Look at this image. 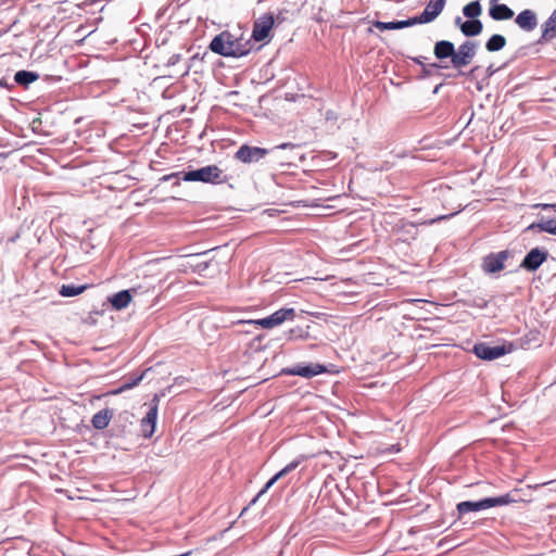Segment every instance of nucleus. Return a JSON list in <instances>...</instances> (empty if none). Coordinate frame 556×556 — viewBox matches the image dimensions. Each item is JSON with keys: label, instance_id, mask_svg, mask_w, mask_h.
Segmentation results:
<instances>
[{"label": "nucleus", "instance_id": "obj_1", "mask_svg": "<svg viewBox=\"0 0 556 556\" xmlns=\"http://www.w3.org/2000/svg\"><path fill=\"white\" fill-rule=\"evenodd\" d=\"M210 49L223 56L240 58L247 55L250 50V41H243L230 31H222L210 43Z\"/></svg>", "mask_w": 556, "mask_h": 556}, {"label": "nucleus", "instance_id": "obj_14", "mask_svg": "<svg viewBox=\"0 0 556 556\" xmlns=\"http://www.w3.org/2000/svg\"><path fill=\"white\" fill-rule=\"evenodd\" d=\"M516 24L523 30L526 31H532L536 25H538V18H536V15L535 13L530 10V9H526L523 11H521L516 20H515Z\"/></svg>", "mask_w": 556, "mask_h": 556}, {"label": "nucleus", "instance_id": "obj_32", "mask_svg": "<svg viewBox=\"0 0 556 556\" xmlns=\"http://www.w3.org/2000/svg\"><path fill=\"white\" fill-rule=\"evenodd\" d=\"M295 147V144L291 143V142H286V143H281L279 146H277L276 148L277 149H293Z\"/></svg>", "mask_w": 556, "mask_h": 556}, {"label": "nucleus", "instance_id": "obj_15", "mask_svg": "<svg viewBox=\"0 0 556 556\" xmlns=\"http://www.w3.org/2000/svg\"><path fill=\"white\" fill-rule=\"evenodd\" d=\"M137 291H138V288H132L131 290L119 291V292L115 293L112 298H110V302L115 309L121 311L123 308H126L129 305V303L131 302V293L130 292L137 293Z\"/></svg>", "mask_w": 556, "mask_h": 556}, {"label": "nucleus", "instance_id": "obj_12", "mask_svg": "<svg viewBox=\"0 0 556 556\" xmlns=\"http://www.w3.org/2000/svg\"><path fill=\"white\" fill-rule=\"evenodd\" d=\"M508 254L506 251L498 252L496 254L492 253L488 255L483 260V270L489 274H494L504 269L505 261L507 260Z\"/></svg>", "mask_w": 556, "mask_h": 556}, {"label": "nucleus", "instance_id": "obj_17", "mask_svg": "<svg viewBox=\"0 0 556 556\" xmlns=\"http://www.w3.org/2000/svg\"><path fill=\"white\" fill-rule=\"evenodd\" d=\"M455 46L453 42L448 40H440L435 42L433 48V53L437 59L443 60L446 58H451V61L453 60Z\"/></svg>", "mask_w": 556, "mask_h": 556}, {"label": "nucleus", "instance_id": "obj_11", "mask_svg": "<svg viewBox=\"0 0 556 556\" xmlns=\"http://www.w3.org/2000/svg\"><path fill=\"white\" fill-rule=\"evenodd\" d=\"M306 456L304 455H300L299 457H296L295 459H293L292 462H290L288 465H286L280 471H278L274 477H271L267 482L266 484L264 485V488L258 492V494L256 495V497L253 500V502H255L258 497H261L264 493H266L268 491V489H270L279 479L286 477L288 473H290L291 471H293L295 468H298V466H300V464H302L304 460H306Z\"/></svg>", "mask_w": 556, "mask_h": 556}, {"label": "nucleus", "instance_id": "obj_9", "mask_svg": "<svg viewBox=\"0 0 556 556\" xmlns=\"http://www.w3.org/2000/svg\"><path fill=\"white\" fill-rule=\"evenodd\" d=\"M274 15L264 14L253 24L252 38L255 41H263L268 36L274 26Z\"/></svg>", "mask_w": 556, "mask_h": 556}, {"label": "nucleus", "instance_id": "obj_22", "mask_svg": "<svg viewBox=\"0 0 556 556\" xmlns=\"http://www.w3.org/2000/svg\"><path fill=\"white\" fill-rule=\"evenodd\" d=\"M39 78V75L35 72L28 71H18L14 76V80L16 84L27 87L29 84L36 81Z\"/></svg>", "mask_w": 556, "mask_h": 556}, {"label": "nucleus", "instance_id": "obj_8", "mask_svg": "<svg viewBox=\"0 0 556 556\" xmlns=\"http://www.w3.org/2000/svg\"><path fill=\"white\" fill-rule=\"evenodd\" d=\"M327 371V368L318 363H311L308 365H296L291 368H286L282 370L283 374L289 376H300L303 378H313L317 375L324 374Z\"/></svg>", "mask_w": 556, "mask_h": 556}, {"label": "nucleus", "instance_id": "obj_20", "mask_svg": "<svg viewBox=\"0 0 556 556\" xmlns=\"http://www.w3.org/2000/svg\"><path fill=\"white\" fill-rule=\"evenodd\" d=\"M413 25H415V24H414V21L412 17L408 20H405V21H397V22H380V21L374 22V26L379 30L402 29V28L409 27Z\"/></svg>", "mask_w": 556, "mask_h": 556}, {"label": "nucleus", "instance_id": "obj_31", "mask_svg": "<svg viewBox=\"0 0 556 556\" xmlns=\"http://www.w3.org/2000/svg\"><path fill=\"white\" fill-rule=\"evenodd\" d=\"M533 207H541L542 210L556 208V204L538 203Z\"/></svg>", "mask_w": 556, "mask_h": 556}, {"label": "nucleus", "instance_id": "obj_28", "mask_svg": "<svg viewBox=\"0 0 556 556\" xmlns=\"http://www.w3.org/2000/svg\"><path fill=\"white\" fill-rule=\"evenodd\" d=\"M87 289V286H74V285H63L60 290V294L63 296H75L83 293Z\"/></svg>", "mask_w": 556, "mask_h": 556}, {"label": "nucleus", "instance_id": "obj_5", "mask_svg": "<svg viewBox=\"0 0 556 556\" xmlns=\"http://www.w3.org/2000/svg\"><path fill=\"white\" fill-rule=\"evenodd\" d=\"M476 50H477L476 42L469 41V40L463 42L458 47L457 51L454 50V55H453V60H452L453 66L455 68H462V67L469 65L476 55Z\"/></svg>", "mask_w": 556, "mask_h": 556}, {"label": "nucleus", "instance_id": "obj_34", "mask_svg": "<svg viewBox=\"0 0 556 556\" xmlns=\"http://www.w3.org/2000/svg\"><path fill=\"white\" fill-rule=\"evenodd\" d=\"M177 176H178V174H170V175L165 176L164 179L167 180L172 177H177Z\"/></svg>", "mask_w": 556, "mask_h": 556}, {"label": "nucleus", "instance_id": "obj_24", "mask_svg": "<svg viewBox=\"0 0 556 556\" xmlns=\"http://www.w3.org/2000/svg\"><path fill=\"white\" fill-rule=\"evenodd\" d=\"M208 267L206 262H190L186 261L179 265V271L181 273H201Z\"/></svg>", "mask_w": 556, "mask_h": 556}, {"label": "nucleus", "instance_id": "obj_2", "mask_svg": "<svg viewBox=\"0 0 556 556\" xmlns=\"http://www.w3.org/2000/svg\"><path fill=\"white\" fill-rule=\"evenodd\" d=\"M518 500L513 496V493H506L496 497H486L477 502L465 501L457 504L456 509L459 515H465L470 511H479L489 509L496 506H504L516 503Z\"/></svg>", "mask_w": 556, "mask_h": 556}, {"label": "nucleus", "instance_id": "obj_7", "mask_svg": "<svg viewBox=\"0 0 556 556\" xmlns=\"http://www.w3.org/2000/svg\"><path fill=\"white\" fill-rule=\"evenodd\" d=\"M446 0H430L422 13L412 17L414 24H427L433 22L443 11Z\"/></svg>", "mask_w": 556, "mask_h": 556}, {"label": "nucleus", "instance_id": "obj_6", "mask_svg": "<svg viewBox=\"0 0 556 556\" xmlns=\"http://www.w3.org/2000/svg\"><path fill=\"white\" fill-rule=\"evenodd\" d=\"M269 153V150L252 147L249 144H242L235 153V159L244 164L256 163L264 159Z\"/></svg>", "mask_w": 556, "mask_h": 556}, {"label": "nucleus", "instance_id": "obj_10", "mask_svg": "<svg viewBox=\"0 0 556 556\" xmlns=\"http://www.w3.org/2000/svg\"><path fill=\"white\" fill-rule=\"evenodd\" d=\"M159 401L160 400L157 395H154V397L151 401L149 410L141 420V430L146 438H150L154 433L157 418Z\"/></svg>", "mask_w": 556, "mask_h": 556}, {"label": "nucleus", "instance_id": "obj_33", "mask_svg": "<svg viewBox=\"0 0 556 556\" xmlns=\"http://www.w3.org/2000/svg\"><path fill=\"white\" fill-rule=\"evenodd\" d=\"M413 61H414L416 64L424 65L422 61H421L419 58H415V59H413Z\"/></svg>", "mask_w": 556, "mask_h": 556}, {"label": "nucleus", "instance_id": "obj_19", "mask_svg": "<svg viewBox=\"0 0 556 556\" xmlns=\"http://www.w3.org/2000/svg\"><path fill=\"white\" fill-rule=\"evenodd\" d=\"M296 314H295V311L294 308H287V307H283V308H280L278 311H276L275 313H273L269 318L273 323V326L274 328L283 324L285 321H288V320H293L295 318Z\"/></svg>", "mask_w": 556, "mask_h": 556}, {"label": "nucleus", "instance_id": "obj_27", "mask_svg": "<svg viewBox=\"0 0 556 556\" xmlns=\"http://www.w3.org/2000/svg\"><path fill=\"white\" fill-rule=\"evenodd\" d=\"M538 228L540 231H544L551 235H556V219H547L539 223L531 224L529 229Z\"/></svg>", "mask_w": 556, "mask_h": 556}, {"label": "nucleus", "instance_id": "obj_18", "mask_svg": "<svg viewBox=\"0 0 556 556\" xmlns=\"http://www.w3.org/2000/svg\"><path fill=\"white\" fill-rule=\"evenodd\" d=\"M490 16L494 21L510 20L514 16V11L506 4H493L489 10Z\"/></svg>", "mask_w": 556, "mask_h": 556}, {"label": "nucleus", "instance_id": "obj_13", "mask_svg": "<svg viewBox=\"0 0 556 556\" xmlns=\"http://www.w3.org/2000/svg\"><path fill=\"white\" fill-rule=\"evenodd\" d=\"M546 252H543L536 248L532 249L523 258L521 267L530 271H533L538 269L546 261Z\"/></svg>", "mask_w": 556, "mask_h": 556}, {"label": "nucleus", "instance_id": "obj_25", "mask_svg": "<svg viewBox=\"0 0 556 556\" xmlns=\"http://www.w3.org/2000/svg\"><path fill=\"white\" fill-rule=\"evenodd\" d=\"M506 46V39L502 35H492L485 43V48L490 52L502 50Z\"/></svg>", "mask_w": 556, "mask_h": 556}, {"label": "nucleus", "instance_id": "obj_23", "mask_svg": "<svg viewBox=\"0 0 556 556\" xmlns=\"http://www.w3.org/2000/svg\"><path fill=\"white\" fill-rule=\"evenodd\" d=\"M542 36L546 39H552L556 36V9L544 23Z\"/></svg>", "mask_w": 556, "mask_h": 556}, {"label": "nucleus", "instance_id": "obj_4", "mask_svg": "<svg viewBox=\"0 0 556 556\" xmlns=\"http://www.w3.org/2000/svg\"><path fill=\"white\" fill-rule=\"evenodd\" d=\"M513 343L491 346L488 343L480 342L475 344L473 353L477 357L484 361H493L513 352Z\"/></svg>", "mask_w": 556, "mask_h": 556}, {"label": "nucleus", "instance_id": "obj_30", "mask_svg": "<svg viewBox=\"0 0 556 556\" xmlns=\"http://www.w3.org/2000/svg\"><path fill=\"white\" fill-rule=\"evenodd\" d=\"M239 324H250V325H254V326H261L262 328H265V329L274 328L269 316L262 318V319H255V320H240Z\"/></svg>", "mask_w": 556, "mask_h": 556}, {"label": "nucleus", "instance_id": "obj_21", "mask_svg": "<svg viewBox=\"0 0 556 556\" xmlns=\"http://www.w3.org/2000/svg\"><path fill=\"white\" fill-rule=\"evenodd\" d=\"M483 25L479 20H469L460 25V30L465 36L472 37L481 34Z\"/></svg>", "mask_w": 556, "mask_h": 556}, {"label": "nucleus", "instance_id": "obj_26", "mask_svg": "<svg viewBox=\"0 0 556 556\" xmlns=\"http://www.w3.org/2000/svg\"><path fill=\"white\" fill-rule=\"evenodd\" d=\"M463 13L470 20H477L482 13V7L479 1H472L463 8Z\"/></svg>", "mask_w": 556, "mask_h": 556}, {"label": "nucleus", "instance_id": "obj_16", "mask_svg": "<svg viewBox=\"0 0 556 556\" xmlns=\"http://www.w3.org/2000/svg\"><path fill=\"white\" fill-rule=\"evenodd\" d=\"M113 416L114 413L112 409H101L92 416L91 425L97 430H103L109 426Z\"/></svg>", "mask_w": 556, "mask_h": 556}, {"label": "nucleus", "instance_id": "obj_29", "mask_svg": "<svg viewBox=\"0 0 556 556\" xmlns=\"http://www.w3.org/2000/svg\"><path fill=\"white\" fill-rule=\"evenodd\" d=\"M141 380H142V375L138 376L137 378L132 379L129 382H125L118 389H115V390L106 392L105 395H117V394H121L122 392L136 387Z\"/></svg>", "mask_w": 556, "mask_h": 556}, {"label": "nucleus", "instance_id": "obj_3", "mask_svg": "<svg viewBox=\"0 0 556 556\" xmlns=\"http://www.w3.org/2000/svg\"><path fill=\"white\" fill-rule=\"evenodd\" d=\"M185 181H201L204 184L220 185L227 182V176L217 165H207L184 174Z\"/></svg>", "mask_w": 556, "mask_h": 556}]
</instances>
